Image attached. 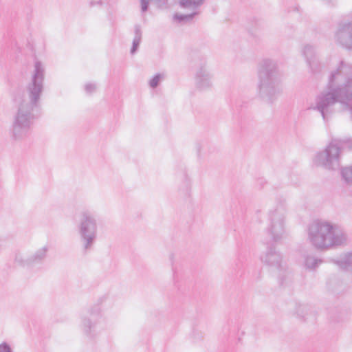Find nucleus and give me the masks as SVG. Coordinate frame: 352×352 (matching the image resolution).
Here are the masks:
<instances>
[{"label": "nucleus", "instance_id": "19", "mask_svg": "<svg viewBox=\"0 0 352 352\" xmlns=\"http://www.w3.org/2000/svg\"><path fill=\"white\" fill-rule=\"evenodd\" d=\"M336 263L341 269L352 270V252L346 254L342 259L336 261Z\"/></svg>", "mask_w": 352, "mask_h": 352}, {"label": "nucleus", "instance_id": "12", "mask_svg": "<svg viewBox=\"0 0 352 352\" xmlns=\"http://www.w3.org/2000/svg\"><path fill=\"white\" fill-rule=\"evenodd\" d=\"M262 263L276 270L284 269L287 266L283 259L281 253L276 250L274 245L267 247L266 251L261 256Z\"/></svg>", "mask_w": 352, "mask_h": 352}, {"label": "nucleus", "instance_id": "18", "mask_svg": "<svg viewBox=\"0 0 352 352\" xmlns=\"http://www.w3.org/2000/svg\"><path fill=\"white\" fill-rule=\"evenodd\" d=\"M189 8L193 10L192 13L188 14H175L173 17L174 19L179 23L187 22L192 20L195 16L199 14V11L198 10V8Z\"/></svg>", "mask_w": 352, "mask_h": 352}, {"label": "nucleus", "instance_id": "3", "mask_svg": "<svg viewBox=\"0 0 352 352\" xmlns=\"http://www.w3.org/2000/svg\"><path fill=\"white\" fill-rule=\"evenodd\" d=\"M309 243L318 250H327L344 246L348 237L339 226L326 221H314L307 229Z\"/></svg>", "mask_w": 352, "mask_h": 352}, {"label": "nucleus", "instance_id": "5", "mask_svg": "<svg viewBox=\"0 0 352 352\" xmlns=\"http://www.w3.org/2000/svg\"><path fill=\"white\" fill-rule=\"evenodd\" d=\"M77 230L83 252H89L94 247L98 236V220L89 210L82 211L79 214Z\"/></svg>", "mask_w": 352, "mask_h": 352}, {"label": "nucleus", "instance_id": "25", "mask_svg": "<svg viewBox=\"0 0 352 352\" xmlns=\"http://www.w3.org/2000/svg\"><path fill=\"white\" fill-rule=\"evenodd\" d=\"M0 352H12L10 345L7 342L0 344Z\"/></svg>", "mask_w": 352, "mask_h": 352}, {"label": "nucleus", "instance_id": "6", "mask_svg": "<svg viewBox=\"0 0 352 352\" xmlns=\"http://www.w3.org/2000/svg\"><path fill=\"white\" fill-rule=\"evenodd\" d=\"M287 206L285 201H279L272 206L267 214V234L274 242L285 238Z\"/></svg>", "mask_w": 352, "mask_h": 352}, {"label": "nucleus", "instance_id": "24", "mask_svg": "<svg viewBox=\"0 0 352 352\" xmlns=\"http://www.w3.org/2000/svg\"><path fill=\"white\" fill-rule=\"evenodd\" d=\"M96 89V85L94 83H87L85 86V90L87 94H92Z\"/></svg>", "mask_w": 352, "mask_h": 352}, {"label": "nucleus", "instance_id": "13", "mask_svg": "<svg viewBox=\"0 0 352 352\" xmlns=\"http://www.w3.org/2000/svg\"><path fill=\"white\" fill-rule=\"evenodd\" d=\"M48 251L49 246L45 245L36 250L32 254L30 255L29 261L31 263L32 267L43 263L47 258Z\"/></svg>", "mask_w": 352, "mask_h": 352}, {"label": "nucleus", "instance_id": "11", "mask_svg": "<svg viewBox=\"0 0 352 352\" xmlns=\"http://www.w3.org/2000/svg\"><path fill=\"white\" fill-rule=\"evenodd\" d=\"M334 39L338 45L352 50V21H342L338 24Z\"/></svg>", "mask_w": 352, "mask_h": 352}, {"label": "nucleus", "instance_id": "2", "mask_svg": "<svg viewBox=\"0 0 352 352\" xmlns=\"http://www.w3.org/2000/svg\"><path fill=\"white\" fill-rule=\"evenodd\" d=\"M328 91L322 92L316 98V109L324 121L333 112L332 107L338 102L346 105L352 114V64L340 60L329 76Z\"/></svg>", "mask_w": 352, "mask_h": 352}, {"label": "nucleus", "instance_id": "1", "mask_svg": "<svg viewBox=\"0 0 352 352\" xmlns=\"http://www.w3.org/2000/svg\"><path fill=\"white\" fill-rule=\"evenodd\" d=\"M45 68L43 63L35 60L30 82L26 85V98L14 96L17 111L14 116L11 134L14 140L26 138L36 118L35 111L40 107V99L44 89Z\"/></svg>", "mask_w": 352, "mask_h": 352}, {"label": "nucleus", "instance_id": "17", "mask_svg": "<svg viewBox=\"0 0 352 352\" xmlns=\"http://www.w3.org/2000/svg\"><path fill=\"white\" fill-rule=\"evenodd\" d=\"M312 311V307L308 304L296 303L295 314L300 318H305Z\"/></svg>", "mask_w": 352, "mask_h": 352}, {"label": "nucleus", "instance_id": "14", "mask_svg": "<svg viewBox=\"0 0 352 352\" xmlns=\"http://www.w3.org/2000/svg\"><path fill=\"white\" fill-rule=\"evenodd\" d=\"M277 279L280 286L286 287L292 283V274L288 270L287 266L284 269L278 270Z\"/></svg>", "mask_w": 352, "mask_h": 352}, {"label": "nucleus", "instance_id": "26", "mask_svg": "<svg viewBox=\"0 0 352 352\" xmlns=\"http://www.w3.org/2000/svg\"><path fill=\"white\" fill-rule=\"evenodd\" d=\"M142 12L147 11L149 6V0H140Z\"/></svg>", "mask_w": 352, "mask_h": 352}, {"label": "nucleus", "instance_id": "15", "mask_svg": "<svg viewBox=\"0 0 352 352\" xmlns=\"http://www.w3.org/2000/svg\"><path fill=\"white\" fill-rule=\"evenodd\" d=\"M323 261L320 258L315 257L313 255H306L304 258V267L309 270H315Z\"/></svg>", "mask_w": 352, "mask_h": 352}, {"label": "nucleus", "instance_id": "10", "mask_svg": "<svg viewBox=\"0 0 352 352\" xmlns=\"http://www.w3.org/2000/svg\"><path fill=\"white\" fill-rule=\"evenodd\" d=\"M195 61V85L197 89L206 90L212 87V75L207 67V60L204 56H199Z\"/></svg>", "mask_w": 352, "mask_h": 352}, {"label": "nucleus", "instance_id": "8", "mask_svg": "<svg viewBox=\"0 0 352 352\" xmlns=\"http://www.w3.org/2000/svg\"><path fill=\"white\" fill-rule=\"evenodd\" d=\"M104 318L98 305L92 306L81 317L80 328L85 336L94 338L102 329Z\"/></svg>", "mask_w": 352, "mask_h": 352}, {"label": "nucleus", "instance_id": "9", "mask_svg": "<svg viewBox=\"0 0 352 352\" xmlns=\"http://www.w3.org/2000/svg\"><path fill=\"white\" fill-rule=\"evenodd\" d=\"M301 54L311 74H319L325 69L327 62L320 58L317 47L315 45H305L301 50Z\"/></svg>", "mask_w": 352, "mask_h": 352}, {"label": "nucleus", "instance_id": "4", "mask_svg": "<svg viewBox=\"0 0 352 352\" xmlns=\"http://www.w3.org/2000/svg\"><path fill=\"white\" fill-rule=\"evenodd\" d=\"M258 95L269 104H273L283 92L282 74L276 60L264 58L258 65Z\"/></svg>", "mask_w": 352, "mask_h": 352}, {"label": "nucleus", "instance_id": "7", "mask_svg": "<svg viewBox=\"0 0 352 352\" xmlns=\"http://www.w3.org/2000/svg\"><path fill=\"white\" fill-rule=\"evenodd\" d=\"M350 142V139H334L322 151L318 152L314 158L316 166L328 170H336L340 166L341 148L343 143Z\"/></svg>", "mask_w": 352, "mask_h": 352}, {"label": "nucleus", "instance_id": "16", "mask_svg": "<svg viewBox=\"0 0 352 352\" xmlns=\"http://www.w3.org/2000/svg\"><path fill=\"white\" fill-rule=\"evenodd\" d=\"M134 33H135V36L133 38V44H132V47L131 49V54H134L137 52L138 47L140 45V43L141 42L142 33L140 25H139V24L135 25Z\"/></svg>", "mask_w": 352, "mask_h": 352}, {"label": "nucleus", "instance_id": "29", "mask_svg": "<svg viewBox=\"0 0 352 352\" xmlns=\"http://www.w3.org/2000/svg\"><path fill=\"white\" fill-rule=\"evenodd\" d=\"M3 244V239L0 238V248L1 247Z\"/></svg>", "mask_w": 352, "mask_h": 352}, {"label": "nucleus", "instance_id": "30", "mask_svg": "<svg viewBox=\"0 0 352 352\" xmlns=\"http://www.w3.org/2000/svg\"><path fill=\"white\" fill-rule=\"evenodd\" d=\"M105 299H106V296H103L102 298H101L100 300L102 301V300H105Z\"/></svg>", "mask_w": 352, "mask_h": 352}, {"label": "nucleus", "instance_id": "22", "mask_svg": "<svg viewBox=\"0 0 352 352\" xmlns=\"http://www.w3.org/2000/svg\"><path fill=\"white\" fill-rule=\"evenodd\" d=\"M204 3V0H179L182 8H192L193 9L199 8Z\"/></svg>", "mask_w": 352, "mask_h": 352}, {"label": "nucleus", "instance_id": "28", "mask_svg": "<svg viewBox=\"0 0 352 352\" xmlns=\"http://www.w3.org/2000/svg\"><path fill=\"white\" fill-rule=\"evenodd\" d=\"M101 3H102V2H101L100 1H97V2L91 1V2H90V6H95L96 4L101 5Z\"/></svg>", "mask_w": 352, "mask_h": 352}, {"label": "nucleus", "instance_id": "20", "mask_svg": "<svg viewBox=\"0 0 352 352\" xmlns=\"http://www.w3.org/2000/svg\"><path fill=\"white\" fill-rule=\"evenodd\" d=\"M342 179L349 186H352V165L342 168L340 171Z\"/></svg>", "mask_w": 352, "mask_h": 352}, {"label": "nucleus", "instance_id": "21", "mask_svg": "<svg viewBox=\"0 0 352 352\" xmlns=\"http://www.w3.org/2000/svg\"><path fill=\"white\" fill-rule=\"evenodd\" d=\"M14 263L21 267H32L29 256H25L21 252H17L14 256Z\"/></svg>", "mask_w": 352, "mask_h": 352}, {"label": "nucleus", "instance_id": "23", "mask_svg": "<svg viewBox=\"0 0 352 352\" xmlns=\"http://www.w3.org/2000/svg\"><path fill=\"white\" fill-rule=\"evenodd\" d=\"M162 79V75L160 74H155L149 81V85L151 88H156Z\"/></svg>", "mask_w": 352, "mask_h": 352}, {"label": "nucleus", "instance_id": "27", "mask_svg": "<svg viewBox=\"0 0 352 352\" xmlns=\"http://www.w3.org/2000/svg\"><path fill=\"white\" fill-rule=\"evenodd\" d=\"M156 4L159 8H164L166 7L168 0H155Z\"/></svg>", "mask_w": 352, "mask_h": 352}]
</instances>
